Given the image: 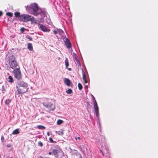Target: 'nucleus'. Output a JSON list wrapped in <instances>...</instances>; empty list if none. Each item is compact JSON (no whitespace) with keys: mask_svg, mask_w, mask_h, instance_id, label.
<instances>
[{"mask_svg":"<svg viewBox=\"0 0 158 158\" xmlns=\"http://www.w3.org/2000/svg\"><path fill=\"white\" fill-rule=\"evenodd\" d=\"M27 84L23 81H20L18 83L16 86L18 94H22L27 91Z\"/></svg>","mask_w":158,"mask_h":158,"instance_id":"obj_1","label":"nucleus"},{"mask_svg":"<svg viewBox=\"0 0 158 158\" xmlns=\"http://www.w3.org/2000/svg\"><path fill=\"white\" fill-rule=\"evenodd\" d=\"M8 61L10 67L12 69H14L19 66L15 57L13 55L8 56Z\"/></svg>","mask_w":158,"mask_h":158,"instance_id":"obj_2","label":"nucleus"},{"mask_svg":"<svg viewBox=\"0 0 158 158\" xmlns=\"http://www.w3.org/2000/svg\"><path fill=\"white\" fill-rule=\"evenodd\" d=\"M43 106L47 108L49 111H53L55 109V105L53 104L51 100L46 99L43 102Z\"/></svg>","mask_w":158,"mask_h":158,"instance_id":"obj_3","label":"nucleus"},{"mask_svg":"<svg viewBox=\"0 0 158 158\" xmlns=\"http://www.w3.org/2000/svg\"><path fill=\"white\" fill-rule=\"evenodd\" d=\"M12 73L15 78L18 80H20L22 78L21 72L19 66L14 69Z\"/></svg>","mask_w":158,"mask_h":158,"instance_id":"obj_4","label":"nucleus"},{"mask_svg":"<svg viewBox=\"0 0 158 158\" xmlns=\"http://www.w3.org/2000/svg\"><path fill=\"white\" fill-rule=\"evenodd\" d=\"M33 17L27 14H23L21 15L20 20L24 22H27L31 20Z\"/></svg>","mask_w":158,"mask_h":158,"instance_id":"obj_5","label":"nucleus"},{"mask_svg":"<svg viewBox=\"0 0 158 158\" xmlns=\"http://www.w3.org/2000/svg\"><path fill=\"white\" fill-rule=\"evenodd\" d=\"M31 7L33 11V14L35 16L38 15L39 13L37 12L39 8L37 4L35 3L32 4Z\"/></svg>","mask_w":158,"mask_h":158,"instance_id":"obj_6","label":"nucleus"},{"mask_svg":"<svg viewBox=\"0 0 158 158\" xmlns=\"http://www.w3.org/2000/svg\"><path fill=\"white\" fill-rule=\"evenodd\" d=\"M35 23L37 24L39 26L40 28L44 32H49L50 31L49 29H48L45 26L39 23H37V22H35Z\"/></svg>","mask_w":158,"mask_h":158,"instance_id":"obj_7","label":"nucleus"},{"mask_svg":"<svg viewBox=\"0 0 158 158\" xmlns=\"http://www.w3.org/2000/svg\"><path fill=\"white\" fill-rule=\"evenodd\" d=\"M65 44L68 48H70L71 47V42L69 39L66 38L64 41Z\"/></svg>","mask_w":158,"mask_h":158,"instance_id":"obj_8","label":"nucleus"},{"mask_svg":"<svg viewBox=\"0 0 158 158\" xmlns=\"http://www.w3.org/2000/svg\"><path fill=\"white\" fill-rule=\"evenodd\" d=\"M64 84L68 86L70 85L71 81L69 79L67 78H64Z\"/></svg>","mask_w":158,"mask_h":158,"instance_id":"obj_9","label":"nucleus"},{"mask_svg":"<svg viewBox=\"0 0 158 158\" xmlns=\"http://www.w3.org/2000/svg\"><path fill=\"white\" fill-rule=\"evenodd\" d=\"M65 64L66 66V68L68 69L69 71H71L72 69L71 68H68V67L69 66V62L68 61L67 58H66L65 60Z\"/></svg>","mask_w":158,"mask_h":158,"instance_id":"obj_10","label":"nucleus"},{"mask_svg":"<svg viewBox=\"0 0 158 158\" xmlns=\"http://www.w3.org/2000/svg\"><path fill=\"white\" fill-rule=\"evenodd\" d=\"M82 75L83 80L85 83H87V81L86 79V76L85 73L83 71H82Z\"/></svg>","mask_w":158,"mask_h":158,"instance_id":"obj_11","label":"nucleus"},{"mask_svg":"<svg viewBox=\"0 0 158 158\" xmlns=\"http://www.w3.org/2000/svg\"><path fill=\"white\" fill-rule=\"evenodd\" d=\"M27 48L30 51H32L33 50V47L31 43H29L28 44Z\"/></svg>","mask_w":158,"mask_h":158,"instance_id":"obj_12","label":"nucleus"},{"mask_svg":"<svg viewBox=\"0 0 158 158\" xmlns=\"http://www.w3.org/2000/svg\"><path fill=\"white\" fill-rule=\"evenodd\" d=\"M15 15L16 17L19 18V19L20 20L21 15H20V13L18 12H15Z\"/></svg>","mask_w":158,"mask_h":158,"instance_id":"obj_13","label":"nucleus"},{"mask_svg":"<svg viewBox=\"0 0 158 158\" xmlns=\"http://www.w3.org/2000/svg\"><path fill=\"white\" fill-rule=\"evenodd\" d=\"M52 152L54 155L55 156H58V150L57 149H52Z\"/></svg>","mask_w":158,"mask_h":158,"instance_id":"obj_14","label":"nucleus"},{"mask_svg":"<svg viewBox=\"0 0 158 158\" xmlns=\"http://www.w3.org/2000/svg\"><path fill=\"white\" fill-rule=\"evenodd\" d=\"M19 133V129H17L14 130L12 132V134L14 135H17Z\"/></svg>","mask_w":158,"mask_h":158,"instance_id":"obj_15","label":"nucleus"},{"mask_svg":"<svg viewBox=\"0 0 158 158\" xmlns=\"http://www.w3.org/2000/svg\"><path fill=\"white\" fill-rule=\"evenodd\" d=\"M56 30H57L58 33L60 35L63 34L64 33V31L61 29L56 28Z\"/></svg>","mask_w":158,"mask_h":158,"instance_id":"obj_16","label":"nucleus"},{"mask_svg":"<svg viewBox=\"0 0 158 158\" xmlns=\"http://www.w3.org/2000/svg\"><path fill=\"white\" fill-rule=\"evenodd\" d=\"M8 81L9 82L13 83L14 82V79L11 76H9L8 77Z\"/></svg>","mask_w":158,"mask_h":158,"instance_id":"obj_17","label":"nucleus"},{"mask_svg":"<svg viewBox=\"0 0 158 158\" xmlns=\"http://www.w3.org/2000/svg\"><path fill=\"white\" fill-rule=\"evenodd\" d=\"M40 12L37 13L39 14H40L41 15H45V12L44 10H40Z\"/></svg>","mask_w":158,"mask_h":158,"instance_id":"obj_18","label":"nucleus"},{"mask_svg":"<svg viewBox=\"0 0 158 158\" xmlns=\"http://www.w3.org/2000/svg\"><path fill=\"white\" fill-rule=\"evenodd\" d=\"M75 60L76 61V63H77L79 66H81V63L78 58H76Z\"/></svg>","mask_w":158,"mask_h":158,"instance_id":"obj_19","label":"nucleus"},{"mask_svg":"<svg viewBox=\"0 0 158 158\" xmlns=\"http://www.w3.org/2000/svg\"><path fill=\"white\" fill-rule=\"evenodd\" d=\"M58 134L59 135H64L63 130H61L60 131L58 132Z\"/></svg>","mask_w":158,"mask_h":158,"instance_id":"obj_20","label":"nucleus"},{"mask_svg":"<svg viewBox=\"0 0 158 158\" xmlns=\"http://www.w3.org/2000/svg\"><path fill=\"white\" fill-rule=\"evenodd\" d=\"M63 123V121L60 119H59L57 120V123L58 125H60Z\"/></svg>","mask_w":158,"mask_h":158,"instance_id":"obj_21","label":"nucleus"},{"mask_svg":"<svg viewBox=\"0 0 158 158\" xmlns=\"http://www.w3.org/2000/svg\"><path fill=\"white\" fill-rule=\"evenodd\" d=\"M78 89L79 90H81L82 89L83 87L82 86L81 83H79L78 84Z\"/></svg>","mask_w":158,"mask_h":158,"instance_id":"obj_22","label":"nucleus"},{"mask_svg":"<svg viewBox=\"0 0 158 158\" xmlns=\"http://www.w3.org/2000/svg\"><path fill=\"white\" fill-rule=\"evenodd\" d=\"M66 92L68 94H70L72 93L73 91L71 89H69L66 91Z\"/></svg>","mask_w":158,"mask_h":158,"instance_id":"obj_23","label":"nucleus"},{"mask_svg":"<svg viewBox=\"0 0 158 158\" xmlns=\"http://www.w3.org/2000/svg\"><path fill=\"white\" fill-rule=\"evenodd\" d=\"M37 128L40 129H44L45 128L44 127L41 125L38 126Z\"/></svg>","mask_w":158,"mask_h":158,"instance_id":"obj_24","label":"nucleus"},{"mask_svg":"<svg viewBox=\"0 0 158 158\" xmlns=\"http://www.w3.org/2000/svg\"><path fill=\"white\" fill-rule=\"evenodd\" d=\"M6 15H7L8 16L10 17H12L13 16V14L11 13L10 12H7L6 13Z\"/></svg>","mask_w":158,"mask_h":158,"instance_id":"obj_25","label":"nucleus"},{"mask_svg":"<svg viewBox=\"0 0 158 158\" xmlns=\"http://www.w3.org/2000/svg\"><path fill=\"white\" fill-rule=\"evenodd\" d=\"M26 38L28 39L29 41H32V38L31 37L29 36L28 35H27L26 37Z\"/></svg>","mask_w":158,"mask_h":158,"instance_id":"obj_26","label":"nucleus"},{"mask_svg":"<svg viewBox=\"0 0 158 158\" xmlns=\"http://www.w3.org/2000/svg\"><path fill=\"white\" fill-rule=\"evenodd\" d=\"M38 145L40 147L43 146V144L41 142H38Z\"/></svg>","mask_w":158,"mask_h":158,"instance_id":"obj_27","label":"nucleus"},{"mask_svg":"<svg viewBox=\"0 0 158 158\" xmlns=\"http://www.w3.org/2000/svg\"><path fill=\"white\" fill-rule=\"evenodd\" d=\"M75 139H76V142H78L79 141L77 140V139L79 140H80L81 139V138H80V137H75Z\"/></svg>","mask_w":158,"mask_h":158,"instance_id":"obj_28","label":"nucleus"},{"mask_svg":"<svg viewBox=\"0 0 158 158\" xmlns=\"http://www.w3.org/2000/svg\"><path fill=\"white\" fill-rule=\"evenodd\" d=\"M10 102V101L8 99L6 100L5 103L6 104H9Z\"/></svg>","mask_w":158,"mask_h":158,"instance_id":"obj_29","label":"nucleus"},{"mask_svg":"<svg viewBox=\"0 0 158 158\" xmlns=\"http://www.w3.org/2000/svg\"><path fill=\"white\" fill-rule=\"evenodd\" d=\"M25 30V28L24 27H22L20 29V31L22 33H23Z\"/></svg>","mask_w":158,"mask_h":158,"instance_id":"obj_30","label":"nucleus"},{"mask_svg":"<svg viewBox=\"0 0 158 158\" xmlns=\"http://www.w3.org/2000/svg\"><path fill=\"white\" fill-rule=\"evenodd\" d=\"M95 110H98V105L94 106Z\"/></svg>","mask_w":158,"mask_h":158,"instance_id":"obj_31","label":"nucleus"},{"mask_svg":"<svg viewBox=\"0 0 158 158\" xmlns=\"http://www.w3.org/2000/svg\"><path fill=\"white\" fill-rule=\"evenodd\" d=\"M95 113L97 116L98 117L99 115V111L98 110H96Z\"/></svg>","mask_w":158,"mask_h":158,"instance_id":"obj_32","label":"nucleus"},{"mask_svg":"<svg viewBox=\"0 0 158 158\" xmlns=\"http://www.w3.org/2000/svg\"><path fill=\"white\" fill-rule=\"evenodd\" d=\"M1 140L2 142H3L4 140V138L3 135H2L1 136Z\"/></svg>","mask_w":158,"mask_h":158,"instance_id":"obj_33","label":"nucleus"},{"mask_svg":"<svg viewBox=\"0 0 158 158\" xmlns=\"http://www.w3.org/2000/svg\"><path fill=\"white\" fill-rule=\"evenodd\" d=\"M94 106L98 105L97 103V102H96V100H95V101H94Z\"/></svg>","mask_w":158,"mask_h":158,"instance_id":"obj_34","label":"nucleus"},{"mask_svg":"<svg viewBox=\"0 0 158 158\" xmlns=\"http://www.w3.org/2000/svg\"><path fill=\"white\" fill-rule=\"evenodd\" d=\"M49 140L51 143H53V141L52 138H49Z\"/></svg>","mask_w":158,"mask_h":158,"instance_id":"obj_35","label":"nucleus"},{"mask_svg":"<svg viewBox=\"0 0 158 158\" xmlns=\"http://www.w3.org/2000/svg\"><path fill=\"white\" fill-rule=\"evenodd\" d=\"M53 32L55 34H56L58 33L57 30V31L54 30Z\"/></svg>","mask_w":158,"mask_h":158,"instance_id":"obj_36","label":"nucleus"},{"mask_svg":"<svg viewBox=\"0 0 158 158\" xmlns=\"http://www.w3.org/2000/svg\"><path fill=\"white\" fill-rule=\"evenodd\" d=\"M100 152L102 153V156H104V153H103V152H102V151L101 150H100Z\"/></svg>","mask_w":158,"mask_h":158,"instance_id":"obj_37","label":"nucleus"},{"mask_svg":"<svg viewBox=\"0 0 158 158\" xmlns=\"http://www.w3.org/2000/svg\"><path fill=\"white\" fill-rule=\"evenodd\" d=\"M7 146L8 148H10L11 146V145L10 144H8L7 145Z\"/></svg>","mask_w":158,"mask_h":158,"instance_id":"obj_38","label":"nucleus"},{"mask_svg":"<svg viewBox=\"0 0 158 158\" xmlns=\"http://www.w3.org/2000/svg\"><path fill=\"white\" fill-rule=\"evenodd\" d=\"M2 15V12L0 11V16H1Z\"/></svg>","mask_w":158,"mask_h":158,"instance_id":"obj_39","label":"nucleus"},{"mask_svg":"<svg viewBox=\"0 0 158 158\" xmlns=\"http://www.w3.org/2000/svg\"><path fill=\"white\" fill-rule=\"evenodd\" d=\"M92 96L93 100H94V101H95V98L92 95Z\"/></svg>","mask_w":158,"mask_h":158,"instance_id":"obj_40","label":"nucleus"},{"mask_svg":"<svg viewBox=\"0 0 158 158\" xmlns=\"http://www.w3.org/2000/svg\"><path fill=\"white\" fill-rule=\"evenodd\" d=\"M52 152H48V154H49V155H52Z\"/></svg>","mask_w":158,"mask_h":158,"instance_id":"obj_41","label":"nucleus"},{"mask_svg":"<svg viewBox=\"0 0 158 158\" xmlns=\"http://www.w3.org/2000/svg\"><path fill=\"white\" fill-rule=\"evenodd\" d=\"M85 88H88V86L87 85H86L85 87Z\"/></svg>","mask_w":158,"mask_h":158,"instance_id":"obj_42","label":"nucleus"},{"mask_svg":"<svg viewBox=\"0 0 158 158\" xmlns=\"http://www.w3.org/2000/svg\"><path fill=\"white\" fill-rule=\"evenodd\" d=\"M47 134L48 135H49V132H48L47 133Z\"/></svg>","mask_w":158,"mask_h":158,"instance_id":"obj_43","label":"nucleus"},{"mask_svg":"<svg viewBox=\"0 0 158 158\" xmlns=\"http://www.w3.org/2000/svg\"><path fill=\"white\" fill-rule=\"evenodd\" d=\"M5 90V89H3V90Z\"/></svg>","mask_w":158,"mask_h":158,"instance_id":"obj_44","label":"nucleus"},{"mask_svg":"<svg viewBox=\"0 0 158 158\" xmlns=\"http://www.w3.org/2000/svg\"><path fill=\"white\" fill-rule=\"evenodd\" d=\"M80 154V155L81 156V154Z\"/></svg>","mask_w":158,"mask_h":158,"instance_id":"obj_45","label":"nucleus"},{"mask_svg":"<svg viewBox=\"0 0 158 158\" xmlns=\"http://www.w3.org/2000/svg\"><path fill=\"white\" fill-rule=\"evenodd\" d=\"M10 158H12V157H11Z\"/></svg>","mask_w":158,"mask_h":158,"instance_id":"obj_46","label":"nucleus"}]
</instances>
